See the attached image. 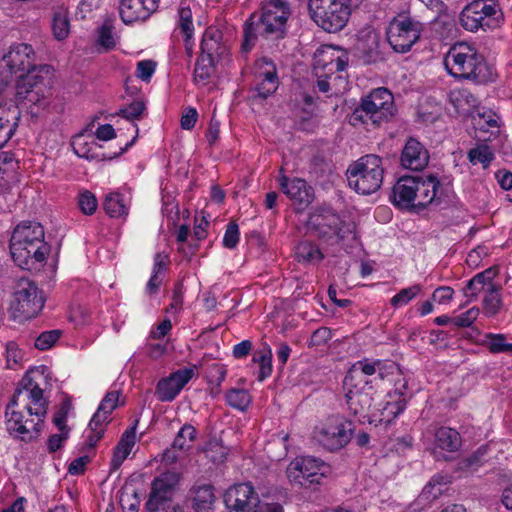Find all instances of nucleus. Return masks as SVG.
Masks as SVG:
<instances>
[{"label": "nucleus", "instance_id": "obj_1", "mask_svg": "<svg viewBox=\"0 0 512 512\" xmlns=\"http://www.w3.org/2000/svg\"><path fill=\"white\" fill-rule=\"evenodd\" d=\"M52 374L49 367L29 369L18 383L6 406V428L10 435L27 441L39 436L49 408Z\"/></svg>", "mask_w": 512, "mask_h": 512}, {"label": "nucleus", "instance_id": "obj_2", "mask_svg": "<svg viewBox=\"0 0 512 512\" xmlns=\"http://www.w3.org/2000/svg\"><path fill=\"white\" fill-rule=\"evenodd\" d=\"M44 236V229L37 222L24 221L15 227L10 239V253L19 267L32 270L45 262L50 246Z\"/></svg>", "mask_w": 512, "mask_h": 512}, {"label": "nucleus", "instance_id": "obj_3", "mask_svg": "<svg viewBox=\"0 0 512 512\" xmlns=\"http://www.w3.org/2000/svg\"><path fill=\"white\" fill-rule=\"evenodd\" d=\"M446 71L457 79L484 84L493 81L495 72L475 46L466 42L453 44L444 56Z\"/></svg>", "mask_w": 512, "mask_h": 512}, {"label": "nucleus", "instance_id": "obj_4", "mask_svg": "<svg viewBox=\"0 0 512 512\" xmlns=\"http://www.w3.org/2000/svg\"><path fill=\"white\" fill-rule=\"evenodd\" d=\"M290 16V8L283 0H271L262 6L259 20L245 24L242 52L248 53L256 44L257 35L266 38H280L285 33L286 22Z\"/></svg>", "mask_w": 512, "mask_h": 512}, {"label": "nucleus", "instance_id": "obj_5", "mask_svg": "<svg viewBox=\"0 0 512 512\" xmlns=\"http://www.w3.org/2000/svg\"><path fill=\"white\" fill-rule=\"evenodd\" d=\"M383 175L382 159L374 154L362 156L347 169L349 186L363 195L376 192L383 183Z\"/></svg>", "mask_w": 512, "mask_h": 512}, {"label": "nucleus", "instance_id": "obj_6", "mask_svg": "<svg viewBox=\"0 0 512 512\" xmlns=\"http://www.w3.org/2000/svg\"><path fill=\"white\" fill-rule=\"evenodd\" d=\"M394 104L392 93L380 87L374 89L368 96L362 99L358 108L355 109L351 116V123L362 122L365 125L371 123L378 126L393 115Z\"/></svg>", "mask_w": 512, "mask_h": 512}, {"label": "nucleus", "instance_id": "obj_7", "mask_svg": "<svg viewBox=\"0 0 512 512\" xmlns=\"http://www.w3.org/2000/svg\"><path fill=\"white\" fill-rule=\"evenodd\" d=\"M422 442L436 460L448 461L461 450L463 439L455 428L432 424L422 433Z\"/></svg>", "mask_w": 512, "mask_h": 512}, {"label": "nucleus", "instance_id": "obj_8", "mask_svg": "<svg viewBox=\"0 0 512 512\" xmlns=\"http://www.w3.org/2000/svg\"><path fill=\"white\" fill-rule=\"evenodd\" d=\"M347 0H309V10L314 22L323 30L334 33L342 30L351 14Z\"/></svg>", "mask_w": 512, "mask_h": 512}, {"label": "nucleus", "instance_id": "obj_9", "mask_svg": "<svg viewBox=\"0 0 512 512\" xmlns=\"http://www.w3.org/2000/svg\"><path fill=\"white\" fill-rule=\"evenodd\" d=\"M502 20V10L494 0H474L460 14L461 25L472 32L496 28Z\"/></svg>", "mask_w": 512, "mask_h": 512}, {"label": "nucleus", "instance_id": "obj_10", "mask_svg": "<svg viewBox=\"0 0 512 512\" xmlns=\"http://www.w3.org/2000/svg\"><path fill=\"white\" fill-rule=\"evenodd\" d=\"M45 301L43 292L33 281L21 278L14 286L10 307L15 318L31 319L42 311Z\"/></svg>", "mask_w": 512, "mask_h": 512}, {"label": "nucleus", "instance_id": "obj_11", "mask_svg": "<svg viewBox=\"0 0 512 512\" xmlns=\"http://www.w3.org/2000/svg\"><path fill=\"white\" fill-rule=\"evenodd\" d=\"M353 431L351 421L341 415H333L315 428L314 438L324 449L334 452L351 441Z\"/></svg>", "mask_w": 512, "mask_h": 512}, {"label": "nucleus", "instance_id": "obj_12", "mask_svg": "<svg viewBox=\"0 0 512 512\" xmlns=\"http://www.w3.org/2000/svg\"><path fill=\"white\" fill-rule=\"evenodd\" d=\"M181 475L176 471H166L156 476L151 483V490L145 508L149 512H159L172 504Z\"/></svg>", "mask_w": 512, "mask_h": 512}, {"label": "nucleus", "instance_id": "obj_13", "mask_svg": "<svg viewBox=\"0 0 512 512\" xmlns=\"http://www.w3.org/2000/svg\"><path fill=\"white\" fill-rule=\"evenodd\" d=\"M422 27L409 17L394 18L387 29V40L395 52L406 53L419 40Z\"/></svg>", "mask_w": 512, "mask_h": 512}, {"label": "nucleus", "instance_id": "obj_14", "mask_svg": "<svg viewBox=\"0 0 512 512\" xmlns=\"http://www.w3.org/2000/svg\"><path fill=\"white\" fill-rule=\"evenodd\" d=\"M329 472L328 464L312 456L298 457L291 461L286 469L289 481L300 485L319 484Z\"/></svg>", "mask_w": 512, "mask_h": 512}, {"label": "nucleus", "instance_id": "obj_15", "mask_svg": "<svg viewBox=\"0 0 512 512\" xmlns=\"http://www.w3.org/2000/svg\"><path fill=\"white\" fill-rule=\"evenodd\" d=\"M42 78L39 75H20L16 85L15 101L18 105L31 109L35 114L33 107L44 109L49 104L46 89L41 83Z\"/></svg>", "mask_w": 512, "mask_h": 512}, {"label": "nucleus", "instance_id": "obj_16", "mask_svg": "<svg viewBox=\"0 0 512 512\" xmlns=\"http://www.w3.org/2000/svg\"><path fill=\"white\" fill-rule=\"evenodd\" d=\"M224 50L219 42V36L209 30L205 31L201 41V54L194 69V81L205 84L214 72V55Z\"/></svg>", "mask_w": 512, "mask_h": 512}, {"label": "nucleus", "instance_id": "obj_17", "mask_svg": "<svg viewBox=\"0 0 512 512\" xmlns=\"http://www.w3.org/2000/svg\"><path fill=\"white\" fill-rule=\"evenodd\" d=\"M35 52L31 45L17 43L10 46L3 56V62L12 73L20 75H37L36 72L48 70L47 66L37 67L35 64Z\"/></svg>", "mask_w": 512, "mask_h": 512}, {"label": "nucleus", "instance_id": "obj_18", "mask_svg": "<svg viewBox=\"0 0 512 512\" xmlns=\"http://www.w3.org/2000/svg\"><path fill=\"white\" fill-rule=\"evenodd\" d=\"M394 365L387 366L381 360L363 359L353 364L348 371L345 379V385L351 383L362 386H372L377 379L383 380L387 375V369H394Z\"/></svg>", "mask_w": 512, "mask_h": 512}, {"label": "nucleus", "instance_id": "obj_19", "mask_svg": "<svg viewBox=\"0 0 512 512\" xmlns=\"http://www.w3.org/2000/svg\"><path fill=\"white\" fill-rule=\"evenodd\" d=\"M346 51L332 45H324L318 48L314 54V70L318 77L323 75L331 78L335 72L344 71L348 65Z\"/></svg>", "mask_w": 512, "mask_h": 512}, {"label": "nucleus", "instance_id": "obj_20", "mask_svg": "<svg viewBox=\"0 0 512 512\" xmlns=\"http://www.w3.org/2000/svg\"><path fill=\"white\" fill-rule=\"evenodd\" d=\"M344 389L346 390L345 396L349 411L357 417L359 422L369 423L373 412L371 409L373 387L351 383V385L344 384Z\"/></svg>", "mask_w": 512, "mask_h": 512}, {"label": "nucleus", "instance_id": "obj_21", "mask_svg": "<svg viewBox=\"0 0 512 512\" xmlns=\"http://www.w3.org/2000/svg\"><path fill=\"white\" fill-rule=\"evenodd\" d=\"M224 502L228 512H257L259 496L250 483H239L227 489Z\"/></svg>", "mask_w": 512, "mask_h": 512}, {"label": "nucleus", "instance_id": "obj_22", "mask_svg": "<svg viewBox=\"0 0 512 512\" xmlns=\"http://www.w3.org/2000/svg\"><path fill=\"white\" fill-rule=\"evenodd\" d=\"M408 382L405 380L399 388L398 394L389 395L388 399L379 404V408L373 409L369 424H390L406 408V395Z\"/></svg>", "mask_w": 512, "mask_h": 512}, {"label": "nucleus", "instance_id": "obj_23", "mask_svg": "<svg viewBox=\"0 0 512 512\" xmlns=\"http://www.w3.org/2000/svg\"><path fill=\"white\" fill-rule=\"evenodd\" d=\"M256 81L257 95L261 98H267L278 88V76L275 64L268 58L258 59L253 68Z\"/></svg>", "mask_w": 512, "mask_h": 512}, {"label": "nucleus", "instance_id": "obj_24", "mask_svg": "<svg viewBox=\"0 0 512 512\" xmlns=\"http://www.w3.org/2000/svg\"><path fill=\"white\" fill-rule=\"evenodd\" d=\"M193 375L194 370L192 368H184L161 379L156 387L158 399L163 402L174 400L184 386L192 379Z\"/></svg>", "mask_w": 512, "mask_h": 512}, {"label": "nucleus", "instance_id": "obj_25", "mask_svg": "<svg viewBox=\"0 0 512 512\" xmlns=\"http://www.w3.org/2000/svg\"><path fill=\"white\" fill-rule=\"evenodd\" d=\"M278 181L281 191L295 204L299 205L300 209L306 208L313 201V189L304 179L289 178L280 174Z\"/></svg>", "mask_w": 512, "mask_h": 512}, {"label": "nucleus", "instance_id": "obj_26", "mask_svg": "<svg viewBox=\"0 0 512 512\" xmlns=\"http://www.w3.org/2000/svg\"><path fill=\"white\" fill-rule=\"evenodd\" d=\"M119 393L117 391L108 392L99 404L89 422V430L94 435L90 437L91 441L97 442L103 434V424L108 421L110 414L117 407Z\"/></svg>", "mask_w": 512, "mask_h": 512}, {"label": "nucleus", "instance_id": "obj_27", "mask_svg": "<svg viewBox=\"0 0 512 512\" xmlns=\"http://www.w3.org/2000/svg\"><path fill=\"white\" fill-rule=\"evenodd\" d=\"M195 6L196 5L193 0H179L176 8L177 27L183 36L185 49L189 56L192 55L194 49V24L192 9Z\"/></svg>", "mask_w": 512, "mask_h": 512}, {"label": "nucleus", "instance_id": "obj_28", "mask_svg": "<svg viewBox=\"0 0 512 512\" xmlns=\"http://www.w3.org/2000/svg\"><path fill=\"white\" fill-rule=\"evenodd\" d=\"M417 178L404 176L398 179L392 189V203L403 210H415V189Z\"/></svg>", "mask_w": 512, "mask_h": 512}, {"label": "nucleus", "instance_id": "obj_29", "mask_svg": "<svg viewBox=\"0 0 512 512\" xmlns=\"http://www.w3.org/2000/svg\"><path fill=\"white\" fill-rule=\"evenodd\" d=\"M319 236L331 241V244L339 243L350 236L354 237V227L333 214L326 217L323 224H319Z\"/></svg>", "mask_w": 512, "mask_h": 512}, {"label": "nucleus", "instance_id": "obj_30", "mask_svg": "<svg viewBox=\"0 0 512 512\" xmlns=\"http://www.w3.org/2000/svg\"><path fill=\"white\" fill-rule=\"evenodd\" d=\"M428 161V151L418 140L410 138L406 142L402 151V166L406 169L419 171L427 166Z\"/></svg>", "mask_w": 512, "mask_h": 512}, {"label": "nucleus", "instance_id": "obj_31", "mask_svg": "<svg viewBox=\"0 0 512 512\" xmlns=\"http://www.w3.org/2000/svg\"><path fill=\"white\" fill-rule=\"evenodd\" d=\"M417 178V190L415 189V210L432 204L437 199L441 183L436 176L429 175Z\"/></svg>", "mask_w": 512, "mask_h": 512}, {"label": "nucleus", "instance_id": "obj_32", "mask_svg": "<svg viewBox=\"0 0 512 512\" xmlns=\"http://www.w3.org/2000/svg\"><path fill=\"white\" fill-rule=\"evenodd\" d=\"M156 10L157 8L146 5L144 0H121L119 5V14L125 24L144 21Z\"/></svg>", "mask_w": 512, "mask_h": 512}, {"label": "nucleus", "instance_id": "obj_33", "mask_svg": "<svg viewBox=\"0 0 512 512\" xmlns=\"http://www.w3.org/2000/svg\"><path fill=\"white\" fill-rule=\"evenodd\" d=\"M190 493L195 512H211L213 510L215 494L211 484H196Z\"/></svg>", "mask_w": 512, "mask_h": 512}, {"label": "nucleus", "instance_id": "obj_34", "mask_svg": "<svg viewBox=\"0 0 512 512\" xmlns=\"http://www.w3.org/2000/svg\"><path fill=\"white\" fill-rule=\"evenodd\" d=\"M357 50L368 60L374 59L378 55L379 35L372 27H366L359 31Z\"/></svg>", "mask_w": 512, "mask_h": 512}, {"label": "nucleus", "instance_id": "obj_35", "mask_svg": "<svg viewBox=\"0 0 512 512\" xmlns=\"http://www.w3.org/2000/svg\"><path fill=\"white\" fill-rule=\"evenodd\" d=\"M136 443V434L135 429L131 428L124 432L121 439L119 440L117 446L114 449L111 466L114 469H118L124 460L131 453L134 445Z\"/></svg>", "mask_w": 512, "mask_h": 512}, {"label": "nucleus", "instance_id": "obj_36", "mask_svg": "<svg viewBox=\"0 0 512 512\" xmlns=\"http://www.w3.org/2000/svg\"><path fill=\"white\" fill-rule=\"evenodd\" d=\"M295 257L299 263L315 265L323 260L324 254L315 243L305 240L296 246Z\"/></svg>", "mask_w": 512, "mask_h": 512}, {"label": "nucleus", "instance_id": "obj_37", "mask_svg": "<svg viewBox=\"0 0 512 512\" xmlns=\"http://www.w3.org/2000/svg\"><path fill=\"white\" fill-rule=\"evenodd\" d=\"M253 362L259 365L258 380L263 381L272 373V350L268 344H263L253 355Z\"/></svg>", "mask_w": 512, "mask_h": 512}, {"label": "nucleus", "instance_id": "obj_38", "mask_svg": "<svg viewBox=\"0 0 512 512\" xmlns=\"http://www.w3.org/2000/svg\"><path fill=\"white\" fill-rule=\"evenodd\" d=\"M467 158L472 165L481 164L483 169L489 168L495 155L487 144H478L467 153Z\"/></svg>", "mask_w": 512, "mask_h": 512}, {"label": "nucleus", "instance_id": "obj_39", "mask_svg": "<svg viewBox=\"0 0 512 512\" xmlns=\"http://www.w3.org/2000/svg\"><path fill=\"white\" fill-rule=\"evenodd\" d=\"M105 212L113 218L126 216L128 214V208L124 203V199L121 194L113 192L105 197L103 204Z\"/></svg>", "mask_w": 512, "mask_h": 512}, {"label": "nucleus", "instance_id": "obj_40", "mask_svg": "<svg viewBox=\"0 0 512 512\" xmlns=\"http://www.w3.org/2000/svg\"><path fill=\"white\" fill-rule=\"evenodd\" d=\"M482 344L494 354L512 353V344L507 343L506 335L501 333H486Z\"/></svg>", "mask_w": 512, "mask_h": 512}, {"label": "nucleus", "instance_id": "obj_41", "mask_svg": "<svg viewBox=\"0 0 512 512\" xmlns=\"http://www.w3.org/2000/svg\"><path fill=\"white\" fill-rule=\"evenodd\" d=\"M225 398L230 407L241 412L245 411L252 401L249 392L243 388H231L227 391Z\"/></svg>", "mask_w": 512, "mask_h": 512}, {"label": "nucleus", "instance_id": "obj_42", "mask_svg": "<svg viewBox=\"0 0 512 512\" xmlns=\"http://www.w3.org/2000/svg\"><path fill=\"white\" fill-rule=\"evenodd\" d=\"M118 37L113 32V25L110 21H105L98 30V45L104 51H110L117 45Z\"/></svg>", "mask_w": 512, "mask_h": 512}, {"label": "nucleus", "instance_id": "obj_43", "mask_svg": "<svg viewBox=\"0 0 512 512\" xmlns=\"http://www.w3.org/2000/svg\"><path fill=\"white\" fill-rule=\"evenodd\" d=\"M421 291L422 286L420 284H414L407 288H403L391 298L390 304L394 308L403 307L416 298Z\"/></svg>", "mask_w": 512, "mask_h": 512}, {"label": "nucleus", "instance_id": "obj_44", "mask_svg": "<svg viewBox=\"0 0 512 512\" xmlns=\"http://www.w3.org/2000/svg\"><path fill=\"white\" fill-rule=\"evenodd\" d=\"M52 31L55 39L58 41L64 40L70 31L69 19L64 11L54 13L52 20Z\"/></svg>", "mask_w": 512, "mask_h": 512}, {"label": "nucleus", "instance_id": "obj_45", "mask_svg": "<svg viewBox=\"0 0 512 512\" xmlns=\"http://www.w3.org/2000/svg\"><path fill=\"white\" fill-rule=\"evenodd\" d=\"M502 307V301L499 292L496 289H490L483 299V313L487 317L497 315Z\"/></svg>", "mask_w": 512, "mask_h": 512}, {"label": "nucleus", "instance_id": "obj_46", "mask_svg": "<svg viewBox=\"0 0 512 512\" xmlns=\"http://www.w3.org/2000/svg\"><path fill=\"white\" fill-rule=\"evenodd\" d=\"M73 411V404L71 399L65 397L53 416L52 422L58 429H69L66 425L68 415Z\"/></svg>", "mask_w": 512, "mask_h": 512}, {"label": "nucleus", "instance_id": "obj_47", "mask_svg": "<svg viewBox=\"0 0 512 512\" xmlns=\"http://www.w3.org/2000/svg\"><path fill=\"white\" fill-rule=\"evenodd\" d=\"M195 437L196 429L190 424H185L177 433L173 441V448H177L180 450L188 448L195 440Z\"/></svg>", "mask_w": 512, "mask_h": 512}, {"label": "nucleus", "instance_id": "obj_48", "mask_svg": "<svg viewBox=\"0 0 512 512\" xmlns=\"http://www.w3.org/2000/svg\"><path fill=\"white\" fill-rule=\"evenodd\" d=\"M490 274L491 270L488 269L484 272L476 274L471 280H469L467 288L471 290L472 295H476L481 290H484L486 287L488 291L490 289H495L493 283L490 281Z\"/></svg>", "mask_w": 512, "mask_h": 512}, {"label": "nucleus", "instance_id": "obj_49", "mask_svg": "<svg viewBox=\"0 0 512 512\" xmlns=\"http://www.w3.org/2000/svg\"><path fill=\"white\" fill-rule=\"evenodd\" d=\"M206 456L214 463L223 462L229 453V448L217 440L209 441L205 449Z\"/></svg>", "mask_w": 512, "mask_h": 512}, {"label": "nucleus", "instance_id": "obj_50", "mask_svg": "<svg viewBox=\"0 0 512 512\" xmlns=\"http://www.w3.org/2000/svg\"><path fill=\"white\" fill-rule=\"evenodd\" d=\"M473 118L481 129L484 127V124L488 127H499L500 117L491 109H478Z\"/></svg>", "mask_w": 512, "mask_h": 512}, {"label": "nucleus", "instance_id": "obj_51", "mask_svg": "<svg viewBox=\"0 0 512 512\" xmlns=\"http://www.w3.org/2000/svg\"><path fill=\"white\" fill-rule=\"evenodd\" d=\"M60 337L58 330H51L41 333L35 340V347L39 350L51 348Z\"/></svg>", "mask_w": 512, "mask_h": 512}, {"label": "nucleus", "instance_id": "obj_52", "mask_svg": "<svg viewBox=\"0 0 512 512\" xmlns=\"http://www.w3.org/2000/svg\"><path fill=\"white\" fill-rule=\"evenodd\" d=\"M78 205L84 214L91 215L97 208L96 197L89 191L82 192L78 197Z\"/></svg>", "mask_w": 512, "mask_h": 512}, {"label": "nucleus", "instance_id": "obj_53", "mask_svg": "<svg viewBox=\"0 0 512 512\" xmlns=\"http://www.w3.org/2000/svg\"><path fill=\"white\" fill-rule=\"evenodd\" d=\"M59 433L51 435L47 440V449L53 453L62 448L69 438L70 429H58Z\"/></svg>", "mask_w": 512, "mask_h": 512}, {"label": "nucleus", "instance_id": "obj_54", "mask_svg": "<svg viewBox=\"0 0 512 512\" xmlns=\"http://www.w3.org/2000/svg\"><path fill=\"white\" fill-rule=\"evenodd\" d=\"M479 312L478 308L472 307L464 313L453 317V324L456 327H470L479 316Z\"/></svg>", "mask_w": 512, "mask_h": 512}, {"label": "nucleus", "instance_id": "obj_55", "mask_svg": "<svg viewBox=\"0 0 512 512\" xmlns=\"http://www.w3.org/2000/svg\"><path fill=\"white\" fill-rule=\"evenodd\" d=\"M239 227L236 223H229L227 225L224 237H223V245L225 248L233 249L237 246L239 242Z\"/></svg>", "mask_w": 512, "mask_h": 512}, {"label": "nucleus", "instance_id": "obj_56", "mask_svg": "<svg viewBox=\"0 0 512 512\" xmlns=\"http://www.w3.org/2000/svg\"><path fill=\"white\" fill-rule=\"evenodd\" d=\"M144 110L145 105L142 101H134L121 109L120 114L128 120H135L142 116Z\"/></svg>", "mask_w": 512, "mask_h": 512}, {"label": "nucleus", "instance_id": "obj_57", "mask_svg": "<svg viewBox=\"0 0 512 512\" xmlns=\"http://www.w3.org/2000/svg\"><path fill=\"white\" fill-rule=\"evenodd\" d=\"M156 64L152 60H142L138 62L136 76L143 81L148 82L155 72Z\"/></svg>", "mask_w": 512, "mask_h": 512}, {"label": "nucleus", "instance_id": "obj_58", "mask_svg": "<svg viewBox=\"0 0 512 512\" xmlns=\"http://www.w3.org/2000/svg\"><path fill=\"white\" fill-rule=\"evenodd\" d=\"M332 337V332L327 327H320L310 337V346H321L326 344Z\"/></svg>", "mask_w": 512, "mask_h": 512}, {"label": "nucleus", "instance_id": "obj_59", "mask_svg": "<svg viewBox=\"0 0 512 512\" xmlns=\"http://www.w3.org/2000/svg\"><path fill=\"white\" fill-rule=\"evenodd\" d=\"M16 123H11L9 120H4L0 115V149L9 141L14 134Z\"/></svg>", "mask_w": 512, "mask_h": 512}, {"label": "nucleus", "instance_id": "obj_60", "mask_svg": "<svg viewBox=\"0 0 512 512\" xmlns=\"http://www.w3.org/2000/svg\"><path fill=\"white\" fill-rule=\"evenodd\" d=\"M7 366L13 368L22 359V352L14 342H9L6 346Z\"/></svg>", "mask_w": 512, "mask_h": 512}, {"label": "nucleus", "instance_id": "obj_61", "mask_svg": "<svg viewBox=\"0 0 512 512\" xmlns=\"http://www.w3.org/2000/svg\"><path fill=\"white\" fill-rule=\"evenodd\" d=\"M454 295V290L448 286H441L433 292V299L439 304L449 303Z\"/></svg>", "mask_w": 512, "mask_h": 512}, {"label": "nucleus", "instance_id": "obj_62", "mask_svg": "<svg viewBox=\"0 0 512 512\" xmlns=\"http://www.w3.org/2000/svg\"><path fill=\"white\" fill-rule=\"evenodd\" d=\"M451 101L454 103L457 109L460 108V102L464 101L469 106H474L476 104V98L471 94L468 90L458 91L457 93H453L451 96Z\"/></svg>", "mask_w": 512, "mask_h": 512}, {"label": "nucleus", "instance_id": "obj_63", "mask_svg": "<svg viewBox=\"0 0 512 512\" xmlns=\"http://www.w3.org/2000/svg\"><path fill=\"white\" fill-rule=\"evenodd\" d=\"M486 255L487 249L485 247L479 246L468 253L466 262L468 266L476 268L479 266L481 259Z\"/></svg>", "mask_w": 512, "mask_h": 512}, {"label": "nucleus", "instance_id": "obj_64", "mask_svg": "<svg viewBox=\"0 0 512 512\" xmlns=\"http://www.w3.org/2000/svg\"><path fill=\"white\" fill-rule=\"evenodd\" d=\"M498 184L503 190L512 189V172L507 170H499L495 173Z\"/></svg>", "mask_w": 512, "mask_h": 512}]
</instances>
